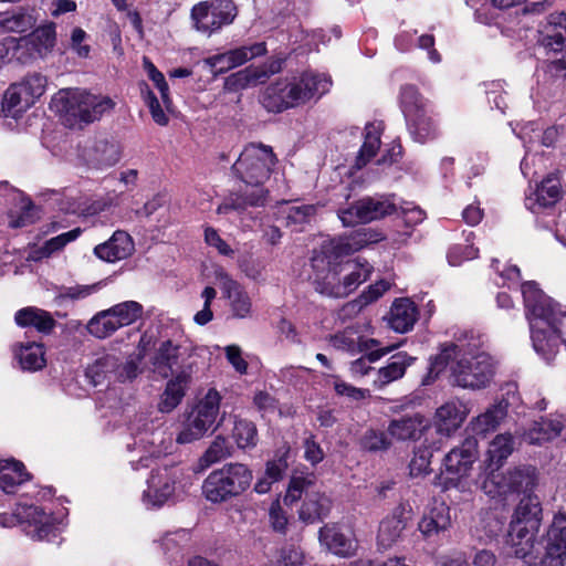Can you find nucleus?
Returning a JSON list of instances; mask_svg holds the SVG:
<instances>
[{
    "instance_id": "nucleus-53",
    "label": "nucleus",
    "mask_w": 566,
    "mask_h": 566,
    "mask_svg": "<svg viewBox=\"0 0 566 566\" xmlns=\"http://www.w3.org/2000/svg\"><path fill=\"white\" fill-rule=\"evenodd\" d=\"M36 21L34 14L30 11L19 9L0 19V30L6 32H25L31 29Z\"/></svg>"
},
{
    "instance_id": "nucleus-58",
    "label": "nucleus",
    "mask_w": 566,
    "mask_h": 566,
    "mask_svg": "<svg viewBox=\"0 0 566 566\" xmlns=\"http://www.w3.org/2000/svg\"><path fill=\"white\" fill-rule=\"evenodd\" d=\"M391 347H384V348H371L369 350H365L366 355L364 357H360L352 363L350 371L354 375L364 376L368 374L370 367L367 365L368 363H374L380 359L382 356L387 355L391 352Z\"/></svg>"
},
{
    "instance_id": "nucleus-37",
    "label": "nucleus",
    "mask_w": 566,
    "mask_h": 566,
    "mask_svg": "<svg viewBox=\"0 0 566 566\" xmlns=\"http://www.w3.org/2000/svg\"><path fill=\"white\" fill-rule=\"evenodd\" d=\"M509 403L504 400L499 401L488 408L485 412L479 415L470 422L471 429L476 434H486L495 430L507 415Z\"/></svg>"
},
{
    "instance_id": "nucleus-9",
    "label": "nucleus",
    "mask_w": 566,
    "mask_h": 566,
    "mask_svg": "<svg viewBox=\"0 0 566 566\" xmlns=\"http://www.w3.org/2000/svg\"><path fill=\"white\" fill-rule=\"evenodd\" d=\"M343 258L340 254L327 253L324 242L319 250L314 252L312 268L314 270L313 285L316 292L329 297H345L340 265Z\"/></svg>"
},
{
    "instance_id": "nucleus-28",
    "label": "nucleus",
    "mask_w": 566,
    "mask_h": 566,
    "mask_svg": "<svg viewBox=\"0 0 566 566\" xmlns=\"http://www.w3.org/2000/svg\"><path fill=\"white\" fill-rule=\"evenodd\" d=\"M191 379L192 376H188L185 371L172 377L167 382L166 388L160 396L158 411L161 413H170L174 411L181 403Z\"/></svg>"
},
{
    "instance_id": "nucleus-20",
    "label": "nucleus",
    "mask_w": 566,
    "mask_h": 566,
    "mask_svg": "<svg viewBox=\"0 0 566 566\" xmlns=\"http://www.w3.org/2000/svg\"><path fill=\"white\" fill-rule=\"evenodd\" d=\"M411 520V507L399 504L379 524L377 543L385 549L391 548L401 537L402 531Z\"/></svg>"
},
{
    "instance_id": "nucleus-14",
    "label": "nucleus",
    "mask_w": 566,
    "mask_h": 566,
    "mask_svg": "<svg viewBox=\"0 0 566 566\" xmlns=\"http://www.w3.org/2000/svg\"><path fill=\"white\" fill-rule=\"evenodd\" d=\"M178 468H160L153 471L143 492L142 501L147 509L163 506L176 492L181 476Z\"/></svg>"
},
{
    "instance_id": "nucleus-5",
    "label": "nucleus",
    "mask_w": 566,
    "mask_h": 566,
    "mask_svg": "<svg viewBox=\"0 0 566 566\" xmlns=\"http://www.w3.org/2000/svg\"><path fill=\"white\" fill-rule=\"evenodd\" d=\"M332 81L325 74L304 72L298 77L282 80L266 90V107L274 112L303 105L329 91Z\"/></svg>"
},
{
    "instance_id": "nucleus-19",
    "label": "nucleus",
    "mask_w": 566,
    "mask_h": 566,
    "mask_svg": "<svg viewBox=\"0 0 566 566\" xmlns=\"http://www.w3.org/2000/svg\"><path fill=\"white\" fill-rule=\"evenodd\" d=\"M282 63L281 59H274L259 66H248L228 76L226 86L231 91H239L263 84L282 70Z\"/></svg>"
},
{
    "instance_id": "nucleus-39",
    "label": "nucleus",
    "mask_w": 566,
    "mask_h": 566,
    "mask_svg": "<svg viewBox=\"0 0 566 566\" xmlns=\"http://www.w3.org/2000/svg\"><path fill=\"white\" fill-rule=\"evenodd\" d=\"M14 321L21 327L32 326L41 333H50L55 326L52 315L38 307L19 310L14 315Z\"/></svg>"
},
{
    "instance_id": "nucleus-22",
    "label": "nucleus",
    "mask_w": 566,
    "mask_h": 566,
    "mask_svg": "<svg viewBox=\"0 0 566 566\" xmlns=\"http://www.w3.org/2000/svg\"><path fill=\"white\" fill-rule=\"evenodd\" d=\"M216 277L222 293L229 300L232 315L237 318L249 317L252 302L243 286L222 270L217 272Z\"/></svg>"
},
{
    "instance_id": "nucleus-41",
    "label": "nucleus",
    "mask_w": 566,
    "mask_h": 566,
    "mask_svg": "<svg viewBox=\"0 0 566 566\" xmlns=\"http://www.w3.org/2000/svg\"><path fill=\"white\" fill-rule=\"evenodd\" d=\"M332 507V501L324 494H312L306 497L300 510V518L305 523H315L325 518Z\"/></svg>"
},
{
    "instance_id": "nucleus-3",
    "label": "nucleus",
    "mask_w": 566,
    "mask_h": 566,
    "mask_svg": "<svg viewBox=\"0 0 566 566\" xmlns=\"http://www.w3.org/2000/svg\"><path fill=\"white\" fill-rule=\"evenodd\" d=\"M475 345L449 344L431 360L429 371L422 385L432 384L444 367L451 361L452 382L465 389H481L488 386L494 374L491 356L484 352L473 353Z\"/></svg>"
},
{
    "instance_id": "nucleus-4",
    "label": "nucleus",
    "mask_w": 566,
    "mask_h": 566,
    "mask_svg": "<svg viewBox=\"0 0 566 566\" xmlns=\"http://www.w3.org/2000/svg\"><path fill=\"white\" fill-rule=\"evenodd\" d=\"M114 106L115 103L108 96L95 95L81 88L60 90L51 101V108L59 113L64 125L70 128L98 120Z\"/></svg>"
},
{
    "instance_id": "nucleus-61",
    "label": "nucleus",
    "mask_w": 566,
    "mask_h": 566,
    "mask_svg": "<svg viewBox=\"0 0 566 566\" xmlns=\"http://www.w3.org/2000/svg\"><path fill=\"white\" fill-rule=\"evenodd\" d=\"M275 566H305L304 553L294 545H287L280 549Z\"/></svg>"
},
{
    "instance_id": "nucleus-13",
    "label": "nucleus",
    "mask_w": 566,
    "mask_h": 566,
    "mask_svg": "<svg viewBox=\"0 0 566 566\" xmlns=\"http://www.w3.org/2000/svg\"><path fill=\"white\" fill-rule=\"evenodd\" d=\"M135 446L145 453L139 457L137 462L130 461L133 469L138 470V464L147 468L151 459L169 453L172 440L159 426L155 428L153 423H144L143 430L135 436Z\"/></svg>"
},
{
    "instance_id": "nucleus-60",
    "label": "nucleus",
    "mask_w": 566,
    "mask_h": 566,
    "mask_svg": "<svg viewBox=\"0 0 566 566\" xmlns=\"http://www.w3.org/2000/svg\"><path fill=\"white\" fill-rule=\"evenodd\" d=\"M143 65H144V70L146 71L148 77L154 82V84L158 88L164 104L168 107L170 104V98L168 95L169 87L165 80L164 74L157 70V67L153 64V62L148 57H144Z\"/></svg>"
},
{
    "instance_id": "nucleus-27",
    "label": "nucleus",
    "mask_w": 566,
    "mask_h": 566,
    "mask_svg": "<svg viewBox=\"0 0 566 566\" xmlns=\"http://www.w3.org/2000/svg\"><path fill=\"white\" fill-rule=\"evenodd\" d=\"M564 430H566V418L564 416L541 418L528 427L523 434V439L530 444H542L562 436Z\"/></svg>"
},
{
    "instance_id": "nucleus-1",
    "label": "nucleus",
    "mask_w": 566,
    "mask_h": 566,
    "mask_svg": "<svg viewBox=\"0 0 566 566\" xmlns=\"http://www.w3.org/2000/svg\"><path fill=\"white\" fill-rule=\"evenodd\" d=\"M276 160L271 146L255 143L247 145L231 167L233 176L242 186L224 198L218 206L217 213H243L249 208L264 207L269 196L264 184L269 180Z\"/></svg>"
},
{
    "instance_id": "nucleus-2",
    "label": "nucleus",
    "mask_w": 566,
    "mask_h": 566,
    "mask_svg": "<svg viewBox=\"0 0 566 566\" xmlns=\"http://www.w3.org/2000/svg\"><path fill=\"white\" fill-rule=\"evenodd\" d=\"M522 294L533 347L546 361H551L558 352L559 325L566 312L560 304L544 294L534 281L522 284Z\"/></svg>"
},
{
    "instance_id": "nucleus-63",
    "label": "nucleus",
    "mask_w": 566,
    "mask_h": 566,
    "mask_svg": "<svg viewBox=\"0 0 566 566\" xmlns=\"http://www.w3.org/2000/svg\"><path fill=\"white\" fill-rule=\"evenodd\" d=\"M361 444L369 451H384L387 450L391 442L387 437V433L382 431L368 430L365 432Z\"/></svg>"
},
{
    "instance_id": "nucleus-11",
    "label": "nucleus",
    "mask_w": 566,
    "mask_h": 566,
    "mask_svg": "<svg viewBox=\"0 0 566 566\" xmlns=\"http://www.w3.org/2000/svg\"><path fill=\"white\" fill-rule=\"evenodd\" d=\"M397 211L396 203L390 198H363L347 208L338 210V218L345 227L367 223Z\"/></svg>"
},
{
    "instance_id": "nucleus-48",
    "label": "nucleus",
    "mask_w": 566,
    "mask_h": 566,
    "mask_svg": "<svg viewBox=\"0 0 566 566\" xmlns=\"http://www.w3.org/2000/svg\"><path fill=\"white\" fill-rule=\"evenodd\" d=\"M381 123H368L365 127L364 144L357 157V166H365L380 147Z\"/></svg>"
},
{
    "instance_id": "nucleus-8",
    "label": "nucleus",
    "mask_w": 566,
    "mask_h": 566,
    "mask_svg": "<svg viewBox=\"0 0 566 566\" xmlns=\"http://www.w3.org/2000/svg\"><path fill=\"white\" fill-rule=\"evenodd\" d=\"M220 394L211 388L207 394L185 413L181 429L176 437L179 444H189L202 439L210 430H216L220 422H217L220 412Z\"/></svg>"
},
{
    "instance_id": "nucleus-25",
    "label": "nucleus",
    "mask_w": 566,
    "mask_h": 566,
    "mask_svg": "<svg viewBox=\"0 0 566 566\" xmlns=\"http://www.w3.org/2000/svg\"><path fill=\"white\" fill-rule=\"evenodd\" d=\"M133 252L134 242L130 235L120 230L115 231L109 240L94 248V253L98 259L111 263L124 260Z\"/></svg>"
},
{
    "instance_id": "nucleus-62",
    "label": "nucleus",
    "mask_w": 566,
    "mask_h": 566,
    "mask_svg": "<svg viewBox=\"0 0 566 566\" xmlns=\"http://www.w3.org/2000/svg\"><path fill=\"white\" fill-rule=\"evenodd\" d=\"M21 212L18 217L9 214V226L11 228H23L33 223L38 219V211L31 201L22 200Z\"/></svg>"
},
{
    "instance_id": "nucleus-32",
    "label": "nucleus",
    "mask_w": 566,
    "mask_h": 566,
    "mask_svg": "<svg viewBox=\"0 0 566 566\" xmlns=\"http://www.w3.org/2000/svg\"><path fill=\"white\" fill-rule=\"evenodd\" d=\"M88 165L97 169L108 168L117 164L120 159V147L114 142L98 139L87 150Z\"/></svg>"
},
{
    "instance_id": "nucleus-50",
    "label": "nucleus",
    "mask_w": 566,
    "mask_h": 566,
    "mask_svg": "<svg viewBox=\"0 0 566 566\" xmlns=\"http://www.w3.org/2000/svg\"><path fill=\"white\" fill-rule=\"evenodd\" d=\"M81 234V229L76 228L71 231L59 234L50 240L45 241L44 244L32 252L33 260H41L51 256L53 253L62 250L67 243L76 240Z\"/></svg>"
},
{
    "instance_id": "nucleus-44",
    "label": "nucleus",
    "mask_w": 566,
    "mask_h": 566,
    "mask_svg": "<svg viewBox=\"0 0 566 566\" xmlns=\"http://www.w3.org/2000/svg\"><path fill=\"white\" fill-rule=\"evenodd\" d=\"M33 104L34 103L28 96L25 91H23V87L19 86L18 83H14L6 91L2 107L7 113V116L17 117Z\"/></svg>"
},
{
    "instance_id": "nucleus-54",
    "label": "nucleus",
    "mask_w": 566,
    "mask_h": 566,
    "mask_svg": "<svg viewBox=\"0 0 566 566\" xmlns=\"http://www.w3.org/2000/svg\"><path fill=\"white\" fill-rule=\"evenodd\" d=\"M120 327L135 323L143 315V306L136 301H126L108 308Z\"/></svg>"
},
{
    "instance_id": "nucleus-51",
    "label": "nucleus",
    "mask_w": 566,
    "mask_h": 566,
    "mask_svg": "<svg viewBox=\"0 0 566 566\" xmlns=\"http://www.w3.org/2000/svg\"><path fill=\"white\" fill-rule=\"evenodd\" d=\"M232 453V446L223 436H217L208 449L199 459V463L202 468H208L217 462H220L229 458Z\"/></svg>"
},
{
    "instance_id": "nucleus-10",
    "label": "nucleus",
    "mask_w": 566,
    "mask_h": 566,
    "mask_svg": "<svg viewBox=\"0 0 566 566\" xmlns=\"http://www.w3.org/2000/svg\"><path fill=\"white\" fill-rule=\"evenodd\" d=\"M238 14L232 0H206L195 4L190 17L193 28L206 35L220 31L231 24Z\"/></svg>"
},
{
    "instance_id": "nucleus-46",
    "label": "nucleus",
    "mask_w": 566,
    "mask_h": 566,
    "mask_svg": "<svg viewBox=\"0 0 566 566\" xmlns=\"http://www.w3.org/2000/svg\"><path fill=\"white\" fill-rule=\"evenodd\" d=\"M399 104L405 118L420 114L428 109V102L415 85H402L399 93Z\"/></svg>"
},
{
    "instance_id": "nucleus-34",
    "label": "nucleus",
    "mask_w": 566,
    "mask_h": 566,
    "mask_svg": "<svg viewBox=\"0 0 566 566\" xmlns=\"http://www.w3.org/2000/svg\"><path fill=\"white\" fill-rule=\"evenodd\" d=\"M31 475L25 471L24 464L17 460L0 461V490L13 494L18 488L29 481Z\"/></svg>"
},
{
    "instance_id": "nucleus-17",
    "label": "nucleus",
    "mask_w": 566,
    "mask_h": 566,
    "mask_svg": "<svg viewBox=\"0 0 566 566\" xmlns=\"http://www.w3.org/2000/svg\"><path fill=\"white\" fill-rule=\"evenodd\" d=\"M478 454L476 439L468 437L460 446L454 447L446 454L442 472L447 473L450 480L468 476Z\"/></svg>"
},
{
    "instance_id": "nucleus-47",
    "label": "nucleus",
    "mask_w": 566,
    "mask_h": 566,
    "mask_svg": "<svg viewBox=\"0 0 566 566\" xmlns=\"http://www.w3.org/2000/svg\"><path fill=\"white\" fill-rule=\"evenodd\" d=\"M449 509L443 504L434 506L427 515L419 522V531L424 536H431L444 531L450 525V517L448 515Z\"/></svg>"
},
{
    "instance_id": "nucleus-52",
    "label": "nucleus",
    "mask_w": 566,
    "mask_h": 566,
    "mask_svg": "<svg viewBox=\"0 0 566 566\" xmlns=\"http://www.w3.org/2000/svg\"><path fill=\"white\" fill-rule=\"evenodd\" d=\"M565 32L554 25H549L548 22L541 31L539 44L545 50L546 54H558L560 55L566 51L565 44Z\"/></svg>"
},
{
    "instance_id": "nucleus-35",
    "label": "nucleus",
    "mask_w": 566,
    "mask_h": 566,
    "mask_svg": "<svg viewBox=\"0 0 566 566\" xmlns=\"http://www.w3.org/2000/svg\"><path fill=\"white\" fill-rule=\"evenodd\" d=\"M418 318V311L409 298L397 300L390 308L389 325L397 333H407Z\"/></svg>"
},
{
    "instance_id": "nucleus-33",
    "label": "nucleus",
    "mask_w": 566,
    "mask_h": 566,
    "mask_svg": "<svg viewBox=\"0 0 566 566\" xmlns=\"http://www.w3.org/2000/svg\"><path fill=\"white\" fill-rule=\"evenodd\" d=\"M340 265L345 296L354 292L361 283L367 281L373 271V266L366 260L360 259L346 261L340 259Z\"/></svg>"
},
{
    "instance_id": "nucleus-38",
    "label": "nucleus",
    "mask_w": 566,
    "mask_h": 566,
    "mask_svg": "<svg viewBox=\"0 0 566 566\" xmlns=\"http://www.w3.org/2000/svg\"><path fill=\"white\" fill-rule=\"evenodd\" d=\"M319 541L335 555L348 556L355 549L354 541L334 524H327L319 530Z\"/></svg>"
},
{
    "instance_id": "nucleus-23",
    "label": "nucleus",
    "mask_w": 566,
    "mask_h": 566,
    "mask_svg": "<svg viewBox=\"0 0 566 566\" xmlns=\"http://www.w3.org/2000/svg\"><path fill=\"white\" fill-rule=\"evenodd\" d=\"M380 240V233H377L369 228H361L354 231L349 235L329 239L324 241V243L325 251L327 253H336L340 254L342 256H347Z\"/></svg>"
},
{
    "instance_id": "nucleus-30",
    "label": "nucleus",
    "mask_w": 566,
    "mask_h": 566,
    "mask_svg": "<svg viewBox=\"0 0 566 566\" xmlns=\"http://www.w3.org/2000/svg\"><path fill=\"white\" fill-rule=\"evenodd\" d=\"M415 361V357L405 352L392 355L387 365L377 370L374 384L378 388H382L392 381L403 377L406 369Z\"/></svg>"
},
{
    "instance_id": "nucleus-43",
    "label": "nucleus",
    "mask_w": 566,
    "mask_h": 566,
    "mask_svg": "<svg viewBox=\"0 0 566 566\" xmlns=\"http://www.w3.org/2000/svg\"><path fill=\"white\" fill-rule=\"evenodd\" d=\"M15 358L23 370L35 371L45 366L44 349L41 344L25 343L15 349Z\"/></svg>"
},
{
    "instance_id": "nucleus-55",
    "label": "nucleus",
    "mask_w": 566,
    "mask_h": 566,
    "mask_svg": "<svg viewBox=\"0 0 566 566\" xmlns=\"http://www.w3.org/2000/svg\"><path fill=\"white\" fill-rule=\"evenodd\" d=\"M233 438L239 448H251L258 442V430L252 421L237 419L234 421Z\"/></svg>"
},
{
    "instance_id": "nucleus-45",
    "label": "nucleus",
    "mask_w": 566,
    "mask_h": 566,
    "mask_svg": "<svg viewBox=\"0 0 566 566\" xmlns=\"http://www.w3.org/2000/svg\"><path fill=\"white\" fill-rule=\"evenodd\" d=\"M406 122L408 130L415 142L424 144L434 138L436 127L428 114V109L406 118Z\"/></svg>"
},
{
    "instance_id": "nucleus-56",
    "label": "nucleus",
    "mask_w": 566,
    "mask_h": 566,
    "mask_svg": "<svg viewBox=\"0 0 566 566\" xmlns=\"http://www.w3.org/2000/svg\"><path fill=\"white\" fill-rule=\"evenodd\" d=\"M18 84L23 87V91H25L31 101L35 103L44 94L48 80L41 73L34 72L25 75Z\"/></svg>"
},
{
    "instance_id": "nucleus-15",
    "label": "nucleus",
    "mask_w": 566,
    "mask_h": 566,
    "mask_svg": "<svg viewBox=\"0 0 566 566\" xmlns=\"http://www.w3.org/2000/svg\"><path fill=\"white\" fill-rule=\"evenodd\" d=\"M268 52L265 42L245 44L224 53L214 54L205 60L214 74H222L232 69L243 65L254 57L264 55Z\"/></svg>"
},
{
    "instance_id": "nucleus-24",
    "label": "nucleus",
    "mask_w": 566,
    "mask_h": 566,
    "mask_svg": "<svg viewBox=\"0 0 566 566\" xmlns=\"http://www.w3.org/2000/svg\"><path fill=\"white\" fill-rule=\"evenodd\" d=\"M562 197L560 181L554 174L544 178L535 189L525 197V207L534 213L553 207Z\"/></svg>"
},
{
    "instance_id": "nucleus-29",
    "label": "nucleus",
    "mask_w": 566,
    "mask_h": 566,
    "mask_svg": "<svg viewBox=\"0 0 566 566\" xmlns=\"http://www.w3.org/2000/svg\"><path fill=\"white\" fill-rule=\"evenodd\" d=\"M513 450V437L510 433L497 434L489 444L484 460V474L486 475L490 472L496 473L504 461L512 454Z\"/></svg>"
},
{
    "instance_id": "nucleus-59",
    "label": "nucleus",
    "mask_w": 566,
    "mask_h": 566,
    "mask_svg": "<svg viewBox=\"0 0 566 566\" xmlns=\"http://www.w3.org/2000/svg\"><path fill=\"white\" fill-rule=\"evenodd\" d=\"M432 452L428 448H419L410 461V475L413 478L426 475L430 472Z\"/></svg>"
},
{
    "instance_id": "nucleus-31",
    "label": "nucleus",
    "mask_w": 566,
    "mask_h": 566,
    "mask_svg": "<svg viewBox=\"0 0 566 566\" xmlns=\"http://www.w3.org/2000/svg\"><path fill=\"white\" fill-rule=\"evenodd\" d=\"M543 518L542 504L537 495L525 494L513 511L510 523L541 526Z\"/></svg>"
},
{
    "instance_id": "nucleus-18",
    "label": "nucleus",
    "mask_w": 566,
    "mask_h": 566,
    "mask_svg": "<svg viewBox=\"0 0 566 566\" xmlns=\"http://www.w3.org/2000/svg\"><path fill=\"white\" fill-rule=\"evenodd\" d=\"M18 524L23 526V531L33 539H49L54 533L53 518L45 513L43 509L35 505H17Z\"/></svg>"
},
{
    "instance_id": "nucleus-36",
    "label": "nucleus",
    "mask_w": 566,
    "mask_h": 566,
    "mask_svg": "<svg viewBox=\"0 0 566 566\" xmlns=\"http://www.w3.org/2000/svg\"><path fill=\"white\" fill-rule=\"evenodd\" d=\"M331 344L334 348L350 354L361 353L363 350H369L379 346L377 339H364L353 327H347L343 332L335 334L331 338Z\"/></svg>"
},
{
    "instance_id": "nucleus-21",
    "label": "nucleus",
    "mask_w": 566,
    "mask_h": 566,
    "mask_svg": "<svg viewBox=\"0 0 566 566\" xmlns=\"http://www.w3.org/2000/svg\"><path fill=\"white\" fill-rule=\"evenodd\" d=\"M541 526L509 524L505 543L511 547L516 558L527 559L536 557L537 535Z\"/></svg>"
},
{
    "instance_id": "nucleus-16",
    "label": "nucleus",
    "mask_w": 566,
    "mask_h": 566,
    "mask_svg": "<svg viewBox=\"0 0 566 566\" xmlns=\"http://www.w3.org/2000/svg\"><path fill=\"white\" fill-rule=\"evenodd\" d=\"M545 553L539 566H564L566 556V513H558L554 516L545 537Z\"/></svg>"
},
{
    "instance_id": "nucleus-64",
    "label": "nucleus",
    "mask_w": 566,
    "mask_h": 566,
    "mask_svg": "<svg viewBox=\"0 0 566 566\" xmlns=\"http://www.w3.org/2000/svg\"><path fill=\"white\" fill-rule=\"evenodd\" d=\"M316 212L312 205L291 206L286 209L287 223L302 224L307 222Z\"/></svg>"
},
{
    "instance_id": "nucleus-12",
    "label": "nucleus",
    "mask_w": 566,
    "mask_h": 566,
    "mask_svg": "<svg viewBox=\"0 0 566 566\" xmlns=\"http://www.w3.org/2000/svg\"><path fill=\"white\" fill-rule=\"evenodd\" d=\"M535 485L534 468H516L501 474L499 471L490 472L482 483L483 491L492 497L504 495L509 492L528 491Z\"/></svg>"
},
{
    "instance_id": "nucleus-49",
    "label": "nucleus",
    "mask_w": 566,
    "mask_h": 566,
    "mask_svg": "<svg viewBox=\"0 0 566 566\" xmlns=\"http://www.w3.org/2000/svg\"><path fill=\"white\" fill-rule=\"evenodd\" d=\"M87 331L96 338H106L114 334L119 326L108 308L95 314L87 323Z\"/></svg>"
},
{
    "instance_id": "nucleus-7",
    "label": "nucleus",
    "mask_w": 566,
    "mask_h": 566,
    "mask_svg": "<svg viewBox=\"0 0 566 566\" xmlns=\"http://www.w3.org/2000/svg\"><path fill=\"white\" fill-rule=\"evenodd\" d=\"M252 479V471L245 464L228 463L209 473L202 483V494L211 503L228 502L245 492Z\"/></svg>"
},
{
    "instance_id": "nucleus-6",
    "label": "nucleus",
    "mask_w": 566,
    "mask_h": 566,
    "mask_svg": "<svg viewBox=\"0 0 566 566\" xmlns=\"http://www.w3.org/2000/svg\"><path fill=\"white\" fill-rule=\"evenodd\" d=\"M203 348L190 343H176L172 339H166L160 342L154 352L153 369L163 378L176 377L181 371L193 376L203 364Z\"/></svg>"
},
{
    "instance_id": "nucleus-26",
    "label": "nucleus",
    "mask_w": 566,
    "mask_h": 566,
    "mask_svg": "<svg viewBox=\"0 0 566 566\" xmlns=\"http://www.w3.org/2000/svg\"><path fill=\"white\" fill-rule=\"evenodd\" d=\"M468 413L469 408L461 400L447 401L436 411L438 432L450 436L461 427Z\"/></svg>"
},
{
    "instance_id": "nucleus-57",
    "label": "nucleus",
    "mask_w": 566,
    "mask_h": 566,
    "mask_svg": "<svg viewBox=\"0 0 566 566\" xmlns=\"http://www.w3.org/2000/svg\"><path fill=\"white\" fill-rule=\"evenodd\" d=\"M142 356L135 355L129 357L125 363L118 360V366L114 371V380L125 382L133 381L142 373L140 368Z\"/></svg>"
},
{
    "instance_id": "nucleus-40",
    "label": "nucleus",
    "mask_w": 566,
    "mask_h": 566,
    "mask_svg": "<svg viewBox=\"0 0 566 566\" xmlns=\"http://www.w3.org/2000/svg\"><path fill=\"white\" fill-rule=\"evenodd\" d=\"M423 428V418L419 415L394 419L388 426V434L399 441L416 440Z\"/></svg>"
},
{
    "instance_id": "nucleus-42",
    "label": "nucleus",
    "mask_w": 566,
    "mask_h": 566,
    "mask_svg": "<svg viewBox=\"0 0 566 566\" xmlns=\"http://www.w3.org/2000/svg\"><path fill=\"white\" fill-rule=\"evenodd\" d=\"M118 366V358L115 355H104L96 358L91 365L87 366L85 375L91 384L98 386L106 380H114V371Z\"/></svg>"
}]
</instances>
